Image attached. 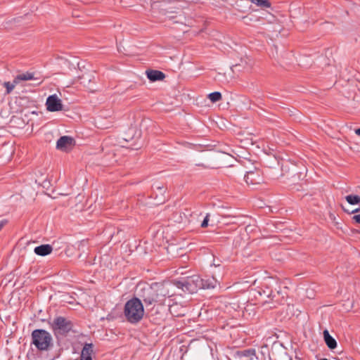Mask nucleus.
Segmentation results:
<instances>
[{"label": "nucleus", "instance_id": "1", "mask_svg": "<svg viewBox=\"0 0 360 360\" xmlns=\"http://www.w3.org/2000/svg\"><path fill=\"white\" fill-rule=\"evenodd\" d=\"M137 295L146 307L150 305H164L167 297L175 295L174 285L170 282L155 283L152 285L139 283L136 287Z\"/></svg>", "mask_w": 360, "mask_h": 360}, {"label": "nucleus", "instance_id": "2", "mask_svg": "<svg viewBox=\"0 0 360 360\" xmlns=\"http://www.w3.org/2000/svg\"><path fill=\"white\" fill-rule=\"evenodd\" d=\"M124 314L129 323H139L144 315V308L141 300L139 297H133L128 300L124 305Z\"/></svg>", "mask_w": 360, "mask_h": 360}, {"label": "nucleus", "instance_id": "3", "mask_svg": "<svg viewBox=\"0 0 360 360\" xmlns=\"http://www.w3.org/2000/svg\"><path fill=\"white\" fill-rule=\"evenodd\" d=\"M172 285H174V288L176 286V288L181 289L184 292L191 294L195 292L198 288H214V284L212 283L208 284L205 283L204 280L200 278L198 275H193L181 281H175Z\"/></svg>", "mask_w": 360, "mask_h": 360}, {"label": "nucleus", "instance_id": "4", "mask_svg": "<svg viewBox=\"0 0 360 360\" xmlns=\"http://www.w3.org/2000/svg\"><path fill=\"white\" fill-rule=\"evenodd\" d=\"M51 334L43 329H36L32 333V343L39 351H47L53 345Z\"/></svg>", "mask_w": 360, "mask_h": 360}, {"label": "nucleus", "instance_id": "5", "mask_svg": "<svg viewBox=\"0 0 360 360\" xmlns=\"http://www.w3.org/2000/svg\"><path fill=\"white\" fill-rule=\"evenodd\" d=\"M72 328V323L63 316H57L51 323V329L57 338L65 336Z\"/></svg>", "mask_w": 360, "mask_h": 360}, {"label": "nucleus", "instance_id": "6", "mask_svg": "<svg viewBox=\"0 0 360 360\" xmlns=\"http://www.w3.org/2000/svg\"><path fill=\"white\" fill-rule=\"evenodd\" d=\"M46 106L49 112L60 111L63 108L62 101L56 94L51 95L46 98Z\"/></svg>", "mask_w": 360, "mask_h": 360}, {"label": "nucleus", "instance_id": "7", "mask_svg": "<svg viewBox=\"0 0 360 360\" xmlns=\"http://www.w3.org/2000/svg\"><path fill=\"white\" fill-rule=\"evenodd\" d=\"M244 179L248 185L252 186L259 184L263 181L261 171L257 169L247 172Z\"/></svg>", "mask_w": 360, "mask_h": 360}, {"label": "nucleus", "instance_id": "8", "mask_svg": "<svg viewBox=\"0 0 360 360\" xmlns=\"http://www.w3.org/2000/svg\"><path fill=\"white\" fill-rule=\"evenodd\" d=\"M75 144L73 138L68 136H61L56 143V148L62 151L67 152L71 150Z\"/></svg>", "mask_w": 360, "mask_h": 360}, {"label": "nucleus", "instance_id": "9", "mask_svg": "<svg viewBox=\"0 0 360 360\" xmlns=\"http://www.w3.org/2000/svg\"><path fill=\"white\" fill-rule=\"evenodd\" d=\"M256 356L255 349H247L236 352L233 357L239 360H252Z\"/></svg>", "mask_w": 360, "mask_h": 360}, {"label": "nucleus", "instance_id": "10", "mask_svg": "<svg viewBox=\"0 0 360 360\" xmlns=\"http://www.w3.org/2000/svg\"><path fill=\"white\" fill-rule=\"evenodd\" d=\"M147 77L152 82L162 80L165 77V75L155 70H149L146 71Z\"/></svg>", "mask_w": 360, "mask_h": 360}, {"label": "nucleus", "instance_id": "11", "mask_svg": "<svg viewBox=\"0 0 360 360\" xmlns=\"http://www.w3.org/2000/svg\"><path fill=\"white\" fill-rule=\"evenodd\" d=\"M53 248L51 245H41L34 248V252L36 255L39 256H46L51 253Z\"/></svg>", "mask_w": 360, "mask_h": 360}, {"label": "nucleus", "instance_id": "12", "mask_svg": "<svg viewBox=\"0 0 360 360\" xmlns=\"http://www.w3.org/2000/svg\"><path fill=\"white\" fill-rule=\"evenodd\" d=\"M323 338L324 341L328 346V347L330 349H334L337 347L336 340L330 335L328 330H323Z\"/></svg>", "mask_w": 360, "mask_h": 360}, {"label": "nucleus", "instance_id": "13", "mask_svg": "<svg viewBox=\"0 0 360 360\" xmlns=\"http://www.w3.org/2000/svg\"><path fill=\"white\" fill-rule=\"evenodd\" d=\"M91 353H92V345L91 344H85V345L84 346V347L82 350L80 360H92Z\"/></svg>", "mask_w": 360, "mask_h": 360}, {"label": "nucleus", "instance_id": "14", "mask_svg": "<svg viewBox=\"0 0 360 360\" xmlns=\"http://www.w3.org/2000/svg\"><path fill=\"white\" fill-rule=\"evenodd\" d=\"M34 79V74L27 72L21 74H18L14 78L15 83H19L20 81H27Z\"/></svg>", "mask_w": 360, "mask_h": 360}, {"label": "nucleus", "instance_id": "15", "mask_svg": "<svg viewBox=\"0 0 360 360\" xmlns=\"http://www.w3.org/2000/svg\"><path fill=\"white\" fill-rule=\"evenodd\" d=\"M266 296L268 298L270 299V300H266V302H271L273 304V306H271V307H275L277 304H279L282 299L279 298V292H277L276 293H273L271 291L270 293H267Z\"/></svg>", "mask_w": 360, "mask_h": 360}, {"label": "nucleus", "instance_id": "16", "mask_svg": "<svg viewBox=\"0 0 360 360\" xmlns=\"http://www.w3.org/2000/svg\"><path fill=\"white\" fill-rule=\"evenodd\" d=\"M347 202L350 205L360 204V196L356 195H349L345 197Z\"/></svg>", "mask_w": 360, "mask_h": 360}, {"label": "nucleus", "instance_id": "17", "mask_svg": "<svg viewBox=\"0 0 360 360\" xmlns=\"http://www.w3.org/2000/svg\"><path fill=\"white\" fill-rule=\"evenodd\" d=\"M208 98L212 103L217 102L221 99V94L220 92L214 91L208 95Z\"/></svg>", "mask_w": 360, "mask_h": 360}, {"label": "nucleus", "instance_id": "18", "mask_svg": "<svg viewBox=\"0 0 360 360\" xmlns=\"http://www.w3.org/2000/svg\"><path fill=\"white\" fill-rule=\"evenodd\" d=\"M243 20L246 25H250L252 22H257L259 20V18L256 17L254 15H249L244 16L243 18Z\"/></svg>", "mask_w": 360, "mask_h": 360}, {"label": "nucleus", "instance_id": "19", "mask_svg": "<svg viewBox=\"0 0 360 360\" xmlns=\"http://www.w3.org/2000/svg\"><path fill=\"white\" fill-rule=\"evenodd\" d=\"M16 84H18V83H15L14 80L12 83L10 82H4V85L6 89V94H9L13 90Z\"/></svg>", "mask_w": 360, "mask_h": 360}, {"label": "nucleus", "instance_id": "20", "mask_svg": "<svg viewBox=\"0 0 360 360\" xmlns=\"http://www.w3.org/2000/svg\"><path fill=\"white\" fill-rule=\"evenodd\" d=\"M209 220H210V214H207L205 217L204 218V220L201 223V227L206 228L208 226Z\"/></svg>", "mask_w": 360, "mask_h": 360}, {"label": "nucleus", "instance_id": "21", "mask_svg": "<svg viewBox=\"0 0 360 360\" xmlns=\"http://www.w3.org/2000/svg\"><path fill=\"white\" fill-rule=\"evenodd\" d=\"M153 188L154 190L155 189L160 190V191H161L162 192H165V191L164 186H160V185H153Z\"/></svg>", "mask_w": 360, "mask_h": 360}, {"label": "nucleus", "instance_id": "22", "mask_svg": "<svg viewBox=\"0 0 360 360\" xmlns=\"http://www.w3.org/2000/svg\"><path fill=\"white\" fill-rule=\"evenodd\" d=\"M352 220L357 224H360V214H356L352 217Z\"/></svg>", "mask_w": 360, "mask_h": 360}, {"label": "nucleus", "instance_id": "23", "mask_svg": "<svg viewBox=\"0 0 360 360\" xmlns=\"http://www.w3.org/2000/svg\"><path fill=\"white\" fill-rule=\"evenodd\" d=\"M7 223H8L7 219H2L0 221V231L4 228V226L7 224Z\"/></svg>", "mask_w": 360, "mask_h": 360}, {"label": "nucleus", "instance_id": "24", "mask_svg": "<svg viewBox=\"0 0 360 360\" xmlns=\"http://www.w3.org/2000/svg\"><path fill=\"white\" fill-rule=\"evenodd\" d=\"M355 134H357L358 136H360V128L356 129L355 130Z\"/></svg>", "mask_w": 360, "mask_h": 360}, {"label": "nucleus", "instance_id": "25", "mask_svg": "<svg viewBox=\"0 0 360 360\" xmlns=\"http://www.w3.org/2000/svg\"><path fill=\"white\" fill-rule=\"evenodd\" d=\"M359 210V209H356V210H354L353 211H352V213H354V212H356Z\"/></svg>", "mask_w": 360, "mask_h": 360}, {"label": "nucleus", "instance_id": "26", "mask_svg": "<svg viewBox=\"0 0 360 360\" xmlns=\"http://www.w3.org/2000/svg\"><path fill=\"white\" fill-rule=\"evenodd\" d=\"M264 294H266V292L265 290H263Z\"/></svg>", "mask_w": 360, "mask_h": 360}]
</instances>
